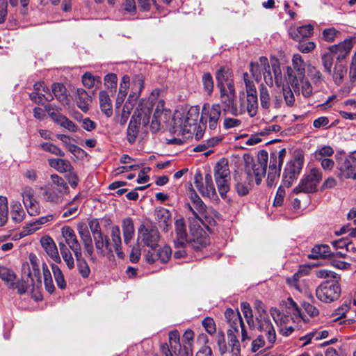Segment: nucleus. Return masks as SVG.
<instances>
[{
  "mask_svg": "<svg viewBox=\"0 0 356 356\" xmlns=\"http://www.w3.org/2000/svg\"><path fill=\"white\" fill-rule=\"evenodd\" d=\"M270 314L277 326L296 324V321L293 317L280 312L276 308L271 309Z\"/></svg>",
  "mask_w": 356,
  "mask_h": 356,
  "instance_id": "obj_35",
  "label": "nucleus"
},
{
  "mask_svg": "<svg viewBox=\"0 0 356 356\" xmlns=\"http://www.w3.org/2000/svg\"><path fill=\"white\" fill-rule=\"evenodd\" d=\"M164 102L159 100L156 103V108L152 118L150 129L152 132H156L160 128V122L164 114ZM166 115V113H165Z\"/></svg>",
  "mask_w": 356,
  "mask_h": 356,
  "instance_id": "obj_32",
  "label": "nucleus"
},
{
  "mask_svg": "<svg viewBox=\"0 0 356 356\" xmlns=\"http://www.w3.org/2000/svg\"><path fill=\"white\" fill-rule=\"evenodd\" d=\"M328 336V332L327 330H323L321 332H311L303 337L300 338V340L305 341L302 343V346H305L312 342V339L318 341L322 339H325Z\"/></svg>",
  "mask_w": 356,
  "mask_h": 356,
  "instance_id": "obj_58",
  "label": "nucleus"
},
{
  "mask_svg": "<svg viewBox=\"0 0 356 356\" xmlns=\"http://www.w3.org/2000/svg\"><path fill=\"white\" fill-rule=\"evenodd\" d=\"M191 200L192 204H188V209L195 218H199V215L203 214L205 211L204 204L197 194L192 195Z\"/></svg>",
  "mask_w": 356,
  "mask_h": 356,
  "instance_id": "obj_41",
  "label": "nucleus"
},
{
  "mask_svg": "<svg viewBox=\"0 0 356 356\" xmlns=\"http://www.w3.org/2000/svg\"><path fill=\"white\" fill-rule=\"evenodd\" d=\"M246 111L250 117L256 115L258 109V98L256 88L247 86Z\"/></svg>",
  "mask_w": 356,
  "mask_h": 356,
  "instance_id": "obj_26",
  "label": "nucleus"
},
{
  "mask_svg": "<svg viewBox=\"0 0 356 356\" xmlns=\"http://www.w3.org/2000/svg\"><path fill=\"white\" fill-rule=\"evenodd\" d=\"M45 110L48 113L52 120L71 132H76L78 130L77 126L66 116L62 115L58 111H55L51 106H45Z\"/></svg>",
  "mask_w": 356,
  "mask_h": 356,
  "instance_id": "obj_21",
  "label": "nucleus"
},
{
  "mask_svg": "<svg viewBox=\"0 0 356 356\" xmlns=\"http://www.w3.org/2000/svg\"><path fill=\"white\" fill-rule=\"evenodd\" d=\"M75 258L79 274L83 278L88 277L90 273V269L86 261L82 258L81 252H79V257H75Z\"/></svg>",
  "mask_w": 356,
  "mask_h": 356,
  "instance_id": "obj_52",
  "label": "nucleus"
},
{
  "mask_svg": "<svg viewBox=\"0 0 356 356\" xmlns=\"http://www.w3.org/2000/svg\"><path fill=\"white\" fill-rule=\"evenodd\" d=\"M55 215L49 214L46 216H42L35 221L30 222L27 224L24 229H28V234H32L35 231L38 230L42 225H44L47 222H51L54 220Z\"/></svg>",
  "mask_w": 356,
  "mask_h": 356,
  "instance_id": "obj_43",
  "label": "nucleus"
},
{
  "mask_svg": "<svg viewBox=\"0 0 356 356\" xmlns=\"http://www.w3.org/2000/svg\"><path fill=\"white\" fill-rule=\"evenodd\" d=\"M355 41L353 38L344 40L337 45L332 46L330 49L337 55V59H344L350 52Z\"/></svg>",
  "mask_w": 356,
  "mask_h": 356,
  "instance_id": "obj_24",
  "label": "nucleus"
},
{
  "mask_svg": "<svg viewBox=\"0 0 356 356\" xmlns=\"http://www.w3.org/2000/svg\"><path fill=\"white\" fill-rule=\"evenodd\" d=\"M154 217L159 226L164 232H167L168 227L171 225V218L169 211L163 207L156 208L154 210Z\"/></svg>",
  "mask_w": 356,
  "mask_h": 356,
  "instance_id": "obj_28",
  "label": "nucleus"
},
{
  "mask_svg": "<svg viewBox=\"0 0 356 356\" xmlns=\"http://www.w3.org/2000/svg\"><path fill=\"white\" fill-rule=\"evenodd\" d=\"M286 305L287 308L293 314L296 320H302L303 321H306L302 315L300 309L291 298H289L287 299Z\"/></svg>",
  "mask_w": 356,
  "mask_h": 356,
  "instance_id": "obj_60",
  "label": "nucleus"
},
{
  "mask_svg": "<svg viewBox=\"0 0 356 356\" xmlns=\"http://www.w3.org/2000/svg\"><path fill=\"white\" fill-rule=\"evenodd\" d=\"M61 235L65 245L73 252L74 257H79L81 248L74 229L70 226H64L61 228Z\"/></svg>",
  "mask_w": 356,
  "mask_h": 356,
  "instance_id": "obj_18",
  "label": "nucleus"
},
{
  "mask_svg": "<svg viewBox=\"0 0 356 356\" xmlns=\"http://www.w3.org/2000/svg\"><path fill=\"white\" fill-rule=\"evenodd\" d=\"M130 78L127 75H124L122 76L120 88L118 93L117 99H116V105L117 106L121 105L124 100L128 92V89L129 88Z\"/></svg>",
  "mask_w": 356,
  "mask_h": 356,
  "instance_id": "obj_44",
  "label": "nucleus"
},
{
  "mask_svg": "<svg viewBox=\"0 0 356 356\" xmlns=\"http://www.w3.org/2000/svg\"><path fill=\"white\" fill-rule=\"evenodd\" d=\"M58 247L60 249L62 259L65 263L67 268L69 270L73 269L75 266V263L74 259L71 252L72 250H70L69 248H67V246L65 245V243H64L63 241L58 242Z\"/></svg>",
  "mask_w": 356,
  "mask_h": 356,
  "instance_id": "obj_38",
  "label": "nucleus"
},
{
  "mask_svg": "<svg viewBox=\"0 0 356 356\" xmlns=\"http://www.w3.org/2000/svg\"><path fill=\"white\" fill-rule=\"evenodd\" d=\"M214 179H230V171L227 161L222 160L216 164L214 167Z\"/></svg>",
  "mask_w": 356,
  "mask_h": 356,
  "instance_id": "obj_39",
  "label": "nucleus"
},
{
  "mask_svg": "<svg viewBox=\"0 0 356 356\" xmlns=\"http://www.w3.org/2000/svg\"><path fill=\"white\" fill-rule=\"evenodd\" d=\"M21 195L23 203L30 216H37L40 212L38 202L34 198L33 189L30 186H24L22 188Z\"/></svg>",
  "mask_w": 356,
  "mask_h": 356,
  "instance_id": "obj_16",
  "label": "nucleus"
},
{
  "mask_svg": "<svg viewBox=\"0 0 356 356\" xmlns=\"http://www.w3.org/2000/svg\"><path fill=\"white\" fill-rule=\"evenodd\" d=\"M225 316L229 325L230 328L227 331V337L231 346V353L233 356L240 354V344L238 340L239 332L241 334L243 342L250 340L247 334L245 324L238 311H234L230 308L226 309Z\"/></svg>",
  "mask_w": 356,
  "mask_h": 356,
  "instance_id": "obj_2",
  "label": "nucleus"
},
{
  "mask_svg": "<svg viewBox=\"0 0 356 356\" xmlns=\"http://www.w3.org/2000/svg\"><path fill=\"white\" fill-rule=\"evenodd\" d=\"M0 277L7 284H9L10 287L14 288L16 275L13 270L5 266H0Z\"/></svg>",
  "mask_w": 356,
  "mask_h": 356,
  "instance_id": "obj_49",
  "label": "nucleus"
},
{
  "mask_svg": "<svg viewBox=\"0 0 356 356\" xmlns=\"http://www.w3.org/2000/svg\"><path fill=\"white\" fill-rule=\"evenodd\" d=\"M323 178L320 169L314 168L305 175L300 180L299 184L293 188V192L296 194L299 193H313Z\"/></svg>",
  "mask_w": 356,
  "mask_h": 356,
  "instance_id": "obj_10",
  "label": "nucleus"
},
{
  "mask_svg": "<svg viewBox=\"0 0 356 356\" xmlns=\"http://www.w3.org/2000/svg\"><path fill=\"white\" fill-rule=\"evenodd\" d=\"M152 108V103L149 100L142 99L139 102L127 131V138L129 143L133 144L137 139L139 132L138 124L144 127L149 124Z\"/></svg>",
  "mask_w": 356,
  "mask_h": 356,
  "instance_id": "obj_3",
  "label": "nucleus"
},
{
  "mask_svg": "<svg viewBox=\"0 0 356 356\" xmlns=\"http://www.w3.org/2000/svg\"><path fill=\"white\" fill-rule=\"evenodd\" d=\"M175 237L174 244L175 248H185L188 245V239L186 234V225L183 219H177L175 222Z\"/></svg>",
  "mask_w": 356,
  "mask_h": 356,
  "instance_id": "obj_23",
  "label": "nucleus"
},
{
  "mask_svg": "<svg viewBox=\"0 0 356 356\" xmlns=\"http://www.w3.org/2000/svg\"><path fill=\"white\" fill-rule=\"evenodd\" d=\"M52 93L54 97L63 104L68 102L67 93L65 87L60 83H55L52 85Z\"/></svg>",
  "mask_w": 356,
  "mask_h": 356,
  "instance_id": "obj_47",
  "label": "nucleus"
},
{
  "mask_svg": "<svg viewBox=\"0 0 356 356\" xmlns=\"http://www.w3.org/2000/svg\"><path fill=\"white\" fill-rule=\"evenodd\" d=\"M230 72L228 69L221 67L216 72V79L218 82V87L221 88V86H227L228 81H233L229 79Z\"/></svg>",
  "mask_w": 356,
  "mask_h": 356,
  "instance_id": "obj_54",
  "label": "nucleus"
},
{
  "mask_svg": "<svg viewBox=\"0 0 356 356\" xmlns=\"http://www.w3.org/2000/svg\"><path fill=\"white\" fill-rule=\"evenodd\" d=\"M42 268L45 289L49 293H52L55 291V286L53 282L51 272L48 268L47 264L44 262L42 264Z\"/></svg>",
  "mask_w": 356,
  "mask_h": 356,
  "instance_id": "obj_50",
  "label": "nucleus"
},
{
  "mask_svg": "<svg viewBox=\"0 0 356 356\" xmlns=\"http://www.w3.org/2000/svg\"><path fill=\"white\" fill-rule=\"evenodd\" d=\"M34 92L30 94V98L38 104H43L54 99L52 93L43 82H38L34 85Z\"/></svg>",
  "mask_w": 356,
  "mask_h": 356,
  "instance_id": "obj_19",
  "label": "nucleus"
},
{
  "mask_svg": "<svg viewBox=\"0 0 356 356\" xmlns=\"http://www.w3.org/2000/svg\"><path fill=\"white\" fill-rule=\"evenodd\" d=\"M220 100L225 111H229L234 115H238V109L235 105L236 93L233 81H228L227 86L220 88Z\"/></svg>",
  "mask_w": 356,
  "mask_h": 356,
  "instance_id": "obj_13",
  "label": "nucleus"
},
{
  "mask_svg": "<svg viewBox=\"0 0 356 356\" xmlns=\"http://www.w3.org/2000/svg\"><path fill=\"white\" fill-rule=\"evenodd\" d=\"M313 30L312 25H303L291 28L289 34L294 40L300 41L302 38L310 37L313 33Z\"/></svg>",
  "mask_w": 356,
  "mask_h": 356,
  "instance_id": "obj_30",
  "label": "nucleus"
},
{
  "mask_svg": "<svg viewBox=\"0 0 356 356\" xmlns=\"http://www.w3.org/2000/svg\"><path fill=\"white\" fill-rule=\"evenodd\" d=\"M286 151L284 148L279 151H274L270 153L269 162V171H281V165L282 164Z\"/></svg>",
  "mask_w": 356,
  "mask_h": 356,
  "instance_id": "obj_29",
  "label": "nucleus"
},
{
  "mask_svg": "<svg viewBox=\"0 0 356 356\" xmlns=\"http://www.w3.org/2000/svg\"><path fill=\"white\" fill-rule=\"evenodd\" d=\"M111 237L117 256L120 259L124 258V254L121 248L122 238L119 226L115 225L111 227Z\"/></svg>",
  "mask_w": 356,
  "mask_h": 356,
  "instance_id": "obj_33",
  "label": "nucleus"
},
{
  "mask_svg": "<svg viewBox=\"0 0 356 356\" xmlns=\"http://www.w3.org/2000/svg\"><path fill=\"white\" fill-rule=\"evenodd\" d=\"M286 74L289 83L294 93L302 94L305 97H309L312 95L313 88L311 83L305 78V75L302 77L297 76L294 70H291L290 67H287Z\"/></svg>",
  "mask_w": 356,
  "mask_h": 356,
  "instance_id": "obj_11",
  "label": "nucleus"
},
{
  "mask_svg": "<svg viewBox=\"0 0 356 356\" xmlns=\"http://www.w3.org/2000/svg\"><path fill=\"white\" fill-rule=\"evenodd\" d=\"M77 231L83 244L92 241L90 232L85 223L78 224Z\"/></svg>",
  "mask_w": 356,
  "mask_h": 356,
  "instance_id": "obj_63",
  "label": "nucleus"
},
{
  "mask_svg": "<svg viewBox=\"0 0 356 356\" xmlns=\"http://www.w3.org/2000/svg\"><path fill=\"white\" fill-rule=\"evenodd\" d=\"M152 251V250L147 251L145 255V261L149 264H153L156 260H160L161 263H167L171 257L172 250L168 245L156 250V253Z\"/></svg>",
  "mask_w": 356,
  "mask_h": 356,
  "instance_id": "obj_22",
  "label": "nucleus"
},
{
  "mask_svg": "<svg viewBox=\"0 0 356 356\" xmlns=\"http://www.w3.org/2000/svg\"><path fill=\"white\" fill-rule=\"evenodd\" d=\"M346 74V68L341 63H337L334 68V72L332 74V78L334 83L337 85H340L343 79Z\"/></svg>",
  "mask_w": 356,
  "mask_h": 356,
  "instance_id": "obj_55",
  "label": "nucleus"
},
{
  "mask_svg": "<svg viewBox=\"0 0 356 356\" xmlns=\"http://www.w3.org/2000/svg\"><path fill=\"white\" fill-rule=\"evenodd\" d=\"M99 104L102 111L107 116L113 114L111 100L106 91H101L99 94Z\"/></svg>",
  "mask_w": 356,
  "mask_h": 356,
  "instance_id": "obj_42",
  "label": "nucleus"
},
{
  "mask_svg": "<svg viewBox=\"0 0 356 356\" xmlns=\"http://www.w3.org/2000/svg\"><path fill=\"white\" fill-rule=\"evenodd\" d=\"M49 165L60 172H68L72 170L70 162L66 159H49Z\"/></svg>",
  "mask_w": 356,
  "mask_h": 356,
  "instance_id": "obj_40",
  "label": "nucleus"
},
{
  "mask_svg": "<svg viewBox=\"0 0 356 356\" xmlns=\"http://www.w3.org/2000/svg\"><path fill=\"white\" fill-rule=\"evenodd\" d=\"M122 228L124 242L126 244H129V243L132 240L135 233V228L132 219L130 218L124 219L122 222Z\"/></svg>",
  "mask_w": 356,
  "mask_h": 356,
  "instance_id": "obj_37",
  "label": "nucleus"
},
{
  "mask_svg": "<svg viewBox=\"0 0 356 356\" xmlns=\"http://www.w3.org/2000/svg\"><path fill=\"white\" fill-rule=\"evenodd\" d=\"M10 209L11 218L14 222H20L24 220L25 212L19 202H12Z\"/></svg>",
  "mask_w": 356,
  "mask_h": 356,
  "instance_id": "obj_48",
  "label": "nucleus"
},
{
  "mask_svg": "<svg viewBox=\"0 0 356 356\" xmlns=\"http://www.w3.org/2000/svg\"><path fill=\"white\" fill-rule=\"evenodd\" d=\"M259 90L261 106L264 109H268L271 102L269 91L263 84L260 85Z\"/></svg>",
  "mask_w": 356,
  "mask_h": 356,
  "instance_id": "obj_53",
  "label": "nucleus"
},
{
  "mask_svg": "<svg viewBox=\"0 0 356 356\" xmlns=\"http://www.w3.org/2000/svg\"><path fill=\"white\" fill-rule=\"evenodd\" d=\"M221 115V107L219 104H213L211 107L209 104H204L202 108L200 121L208 122L209 127L211 130L216 129Z\"/></svg>",
  "mask_w": 356,
  "mask_h": 356,
  "instance_id": "obj_14",
  "label": "nucleus"
},
{
  "mask_svg": "<svg viewBox=\"0 0 356 356\" xmlns=\"http://www.w3.org/2000/svg\"><path fill=\"white\" fill-rule=\"evenodd\" d=\"M334 149L329 145H325L319 147L314 153V158L316 161L328 158L333 155Z\"/></svg>",
  "mask_w": 356,
  "mask_h": 356,
  "instance_id": "obj_59",
  "label": "nucleus"
},
{
  "mask_svg": "<svg viewBox=\"0 0 356 356\" xmlns=\"http://www.w3.org/2000/svg\"><path fill=\"white\" fill-rule=\"evenodd\" d=\"M302 160L298 159L289 162L283 172V182L285 186L290 187L302 168Z\"/></svg>",
  "mask_w": 356,
  "mask_h": 356,
  "instance_id": "obj_17",
  "label": "nucleus"
},
{
  "mask_svg": "<svg viewBox=\"0 0 356 356\" xmlns=\"http://www.w3.org/2000/svg\"><path fill=\"white\" fill-rule=\"evenodd\" d=\"M94 241L97 252L99 256H105L106 250L111 252L108 240L103 234L94 236Z\"/></svg>",
  "mask_w": 356,
  "mask_h": 356,
  "instance_id": "obj_36",
  "label": "nucleus"
},
{
  "mask_svg": "<svg viewBox=\"0 0 356 356\" xmlns=\"http://www.w3.org/2000/svg\"><path fill=\"white\" fill-rule=\"evenodd\" d=\"M292 65L293 67H290L291 70H294V73L297 76L302 77V76L305 75L306 64L300 54L293 55L292 58Z\"/></svg>",
  "mask_w": 356,
  "mask_h": 356,
  "instance_id": "obj_46",
  "label": "nucleus"
},
{
  "mask_svg": "<svg viewBox=\"0 0 356 356\" xmlns=\"http://www.w3.org/2000/svg\"><path fill=\"white\" fill-rule=\"evenodd\" d=\"M67 192H64L60 188L51 187L44 193L43 195L47 201L58 204L63 202L64 195Z\"/></svg>",
  "mask_w": 356,
  "mask_h": 356,
  "instance_id": "obj_31",
  "label": "nucleus"
},
{
  "mask_svg": "<svg viewBox=\"0 0 356 356\" xmlns=\"http://www.w3.org/2000/svg\"><path fill=\"white\" fill-rule=\"evenodd\" d=\"M250 71L256 81L259 82L262 77L265 83L270 87L274 85L280 86L282 83V73L277 60L271 61V67L266 56H261L250 64Z\"/></svg>",
  "mask_w": 356,
  "mask_h": 356,
  "instance_id": "obj_1",
  "label": "nucleus"
},
{
  "mask_svg": "<svg viewBox=\"0 0 356 356\" xmlns=\"http://www.w3.org/2000/svg\"><path fill=\"white\" fill-rule=\"evenodd\" d=\"M144 87V79L142 76H136L132 80V91L129 94L122 112L116 117V120L120 124L124 125L131 114L136 99L140 96V92Z\"/></svg>",
  "mask_w": 356,
  "mask_h": 356,
  "instance_id": "obj_5",
  "label": "nucleus"
},
{
  "mask_svg": "<svg viewBox=\"0 0 356 356\" xmlns=\"http://www.w3.org/2000/svg\"><path fill=\"white\" fill-rule=\"evenodd\" d=\"M78 215V207L74 206L72 202H69L67 205L63 207V211L62 217L64 218H74Z\"/></svg>",
  "mask_w": 356,
  "mask_h": 356,
  "instance_id": "obj_64",
  "label": "nucleus"
},
{
  "mask_svg": "<svg viewBox=\"0 0 356 356\" xmlns=\"http://www.w3.org/2000/svg\"><path fill=\"white\" fill-rule=\"evenodd\" d=\"M52 273L54 277V280L57 284V286L60 289L66 288L67 284L64 277V275L60 268L55 264L51 265Z\"/></svg>",
  "mask_w": 356,
  "mask_h": 356,
  "instance_id": "obj_51",
  "label": "nucleus"
},
{
  "mask_svg": "<svg viewBox=\"0 0 356 356\" xmlns=\"http://www.w3.org/2000/svg\"><path fill=\"white\" fill-rule=\"evenodd\" d=\"M261 158L257 162L247 163L245 166V179L248 185L251 186L254 182L260 184L262 178L266 175L268 154L263 151L260 154Z\"/></svg>",
  "mask_w": 356,
  "mask_h": 356,
  "instance_id": "obj_6",
  "label": "nucleus"
},
{
  "mask_svg": "<svg viewBox=\"0 0 356 356\" xmlns=\"http://www.w3.org/2000/svg\"><path fill=\"white\" fill-rule=\"evenodd\" d=\"M170 346L177 356H191L193 350L191 345L181 346L179 343V334L178 331L174 330L169 333Z\"/></svg>",
  "mask_w": 356,
  "mask_h": 356,
  "instance_id": "obj_20",
  "label": "nucleus"
},
{
  "mask_svg": "<svg viewBox=\"0 0 356 356\" xmlns=\"http://www.w3.org/2000/svg\"><path fill=\"white\" fill-rule=\"evenodd\" d=\"M338 177L341 179H356V151L348 156H337Z\"/></svg>",
  "mask_w": 356,
  "mask_h": 356,
  "instance_id": "obj_12",
  "label": "nucleus"
},
{
  "mask_svg": "<svg viewBox=\"0 0 356 356\" xmlns=\"http://www.w3.org/2000/svg\"><path fill=\"white\" fill-rule=\"evenodd\" d=\"M209 243V238L206 233L200 227L196 229L195 233L192 234V238H190L188 244H190L193 248L200 250Z\"/></svg>",
  "mask_w": 356,
  "mask_h": 356,
  "instance_id": "obj_27",
  "label": "nucleus"
},
{
  "mask_svg": "<svg viewBox=\"0 0 356 356\" xmlns=\"http://www.w3.org/2000/svg\"><path fill=\"white\" fill-rule=\"evenodd\" d=\"M199 118V109L195 106L191 107L186 113H176L173 118L174 131L181 135L195 133Z\"/></svg>",
  "mask_w": 356,
  "mask_h": 356,
  "instance_id": "obj_4",
  "label": "nucleus"
},
{
  "mask_svg": "<svg viewBox=\"0 0 356 356\" xmlns=\"http://www.w3.org/2000/svg\"><path fill=\"white\" fill-rule=\"evenodd\" d=\"M77 97L76 102L77 106L83 112L88 111L89 106L92 103L91 96L83 89H77Z\"/></svg>",
  "mask_w": 356,
  "mask_h": 356,
  "instance_id": "obj_34",
  "label": "nucleus"
},
{
  "mask_svg": "<svg viewBox=\"0 0 356 356\" xmlns=\"http://www.w3.org/2000/svg\"><path fill=\"white\" fill-rule=\"evenodd\" d=\"M194 179L195 187L202 196L213 200H218L217 193L211 174L207 173L205 175L204 184L202 182V176L200 174L195 175Z\"/></svg>",
  "mask_w": 356,
  "mask_h": 356,
  "instance_id": "obj_15",
  "label": "nucleus"
},
{
  "mask_svg": "<svg viewBox=\"0 0 356 356\" xmlns=\"http://www.w3.org/2000/svg\"><path fill=\"white\" fill-rule=\"evenodd\" d=\"M334 60V54L330 51L322 56V63L325 70L329 74L332 73V67Z\"/></svg>",
  "mask_w": 356,
  "mask_h": 356,
  "instance_id": "obj_62",
  "label": "nucleus"
},
{
  "mask_svg": "<svg viewBox=\"0 0 356 356\" xmlns=\"http://www.w3.org/2000/svg\"><path fill=\"white\" fill-rule=\"evenodd\" d=\"M40 243L47 254L56 263L61 261L58 248L53 238L49 236H43L40 239Z\"/></svg>",
  "mask_w": 356,
  "mask_h": 356,
  "instance_id": "obj_25",
  "label": "nucleus"
},
{
  "mask_svg": "<svg viewBox=\"0 0 356 356\" xmlns=\"http://www.w3.org/2000/svg\"><path fill=\"white\" fill-rule=\"evenodd\" d=\"M339 280H327L322 282L316 289V298L325 303H330L339 299L341 295Z\"/></svg>",
  "mask_w": 356,
  "mask_h": 356,
  "instance_id": "obj_7",
  "label": "nucleus"
},
{
  "mask_svg": "<svg viewBox=\"0 0 356 356\" xmlns=\"http://www.w3.org/2000/svg\"><path fill=\"white\" fill-rule=\"evenodd\" d=\"M255 308L258 314L256 316L258 330L265 334L270 344L274 343L276 341L275 330L264 309L263 303L261 301H257L255 302Z\"/></svg>",
  "mask_w": 356,
  "mask_h": 356,
  "instance_id": "obj_8",
  "label": "nucleus"
},
{
  "mask_svg": "<svg viewBox=\"0 0 356 356\" xmlns=\"http://www.w3.org/2000/svg\"><path fill=\"white\" fill-rule=\"evenodd\" d=\"M160 238V233L155 225L143 224L138 229V243H143L152 250H156Z\"/></svg>",
  "mask_w": 356,
  "mask_h": 356,
  "instance_id": "obj_9",
  "label": "nucleus"
},
{
  "mask_svg": "<svg viewBox=\"0 0 356 356\" xmlns=\"http://www.w3.org/2000/svg\"><path fill=\"white\" fill-rule=\"evenodd\" d=\"M229 181L230 179H215L218 193L223 199L226 197V194L229 191Z\"/></svg>",
  "mask_w": 356,
  "mask_h": 356,
  "instance_id": "obj_61",
  "label": "nucleus"
},
{
  "mask_svg": "<svg viewBox=\"0 0 356 356\" xmlns=\"http://www.w3.org/2000/svg\"><path fill=\"white\" fill-rule=\"evenodd\" d=\"M330 255L331 251L329 245H317L312 248V252L309 255V258L312 259H316L318 258H326Z\"/></svg>",
  "mask_w": 356,
  "mask_h": 356,
  "instance_id": "obj_45",
  "label": "nucleus"
},
{
  "mask_svg": "<svg viewBox=\"0 0 356 356\" xmlns=\"http://www.w3.org/2000/svg\"><path fill=\"white\" fill-rule=\"evenodd\" d=\"M242 312L244 315V318L250 328H254L255 327L254 321L253 318L252 311L251 307L248 302H242L241 305Z\"/></svg>",
  "mask_w": 356,
  "mask_h": 356,
  "instance_id": "obj_56",
  "label": "nucleus"
},
{
  "mask_svg": "<svg viewBox=\"0 0 356 356\" xmlns=\"http://www.w3.org/2000/svg\"><path fill=\"white\" fill-rule=\"evenodd\" d=\"M8 209L7 198L0 196V227L3 226L8 220Z\"/></svg>",
  "mask_w": 356,
  "mask_h": 356,
  "instance_id": "obj_57",
  "label": "nucleus"
}]
</instances>
